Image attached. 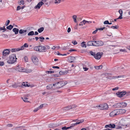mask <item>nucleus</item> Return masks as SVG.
Here are the masks:
<instances>
[{"mask_svg":"<svg viewBox=\"0 0 130 130\" xmlns=\"http://www.w3.org/2000/svg\"><path fill=\"white\" fill-rule=\"evenodd\" d=\"M80 122H76L74 124H72L71 125V126H70V127L71 128H72L74 126L77 125V124H80V123H82L83 122L84 120H80L79 121Z\"/></svg>","mask_w":130,"mask_h":130,"instance_id":"obj_14","label":"nucleus"},{"mask_svg":"<svg viewBox=\"0 0 130 130\" xmlns=\"http://www.w3.org/2000/svg\"><path fill=\"white\" fill-rule=\"evenodd\" d=\"M20 83H15L12 85V87L14 88H17L18 87H21Z\"/></svg>","mask_w":130,"mask_h":130,"instance_id":"obj_13","label":"nucleus"},{"mask_svg":"<svg viewBox=\"0 0 130 130\" xmlns=\"http://www.w3.org/2000/svg\"><path fill=\"white\" fill-rule=\"evenodd\" d=\"M20 85H21V87H22L23 86H24L25 87L29 86L27 84L25 83L24 82H23L22 83H20Z\"/></svg>","mask_w":130,"mask_h":130,"instance_id":"obj_30","label":"nucleus"},{"mask_svg":"<svg viewBox=\"0 0 130 130\" xmlns=\"http://www.w3.org/2000/svg\"><path fill=\"white\" fill-rule=\"evenodd\" d=\"M24 72L28 73L31 72L32 71V70L29 69H24L23 70Z\"/></svg>","mask_w":130,"mask_h":130,"instance_id":"obj_21","label":"nucleus"},{"mask_svg":"<svg viewBox=\"0 0 130 130\" xmlns=\"http://www.w3.org/2000/svg\"><path fill=\"white\" fill-rule=\"evenodd\" d=\"M21 9V7L20 6H17V10L18 11Z\"/></svg>","mask_w":130,"mask_h":130,"instance_id":"obj_59","label":"nucleus"},{"mask_svg":"<svg viewBox=\"0 0 130 130\" xmlns=\"http://www.w3.org/2000/svg\"><path fill=\"white\" fill-rule=\"evenodd\" d=\"M102 105V110H106L108 108V106L106 103H104Z\"/></svg>","mask_w":130,"mask_h":130,"instance_id":"obj_15","label":"nucleus"},{"mask_svg":"<svg viewBox=\"0 0 130 130\" xmlns=\"http://www.w3.org/2000/svg\"><path fill=\"white\" fill-rule=\"evenodd\" d=\"M59 79L58 78H56L55 79V80L57 81V82L53 84L54 89L59 88L67 84L66 82H65L63 81L59 82Z\"/></svg>","mask_w":130,"mask_h":130,"instance_id":"obj_1","label":"nucleus"},{"mask_svg":"<svg viewBox=\"0 0 130 130\" xmlns=\"http://www.w3.org/2000/svg\"><path fill=\"white\" fill-rule=\"evenodd\" d=\"M122 15H120L119 16V17L117 19H121L122 18Z\"/></svg>","mask_w":130,"mask_h":130,"instance_id":"obj_64","label":"nucleus"},{"mask_svg":"<svg viewBox=\"0 0 130 130\" xmlns=\"http://www.w3.org/2000/svg\"><path fill=\"white\" fill-rule=\"evenodd\" d=\"M40 109L38 107L36 108L34 110V112H37L38 110Z\"/></svg>","mask_w":130,"mask_h":130,"instance_id":"obj_62","label":"nucleus"},{"mask_svg":"<svg viewBox=\"0 0 130 130\" xmlns=\"http://www.w3.org/2000/svg\"><path fill=\"white\" fill-rule=\"evenodd\" d=\"M68 70L65 71H60L59 72V73L60 75H63L67 74L68 72Z\"/></svg>","mask_w":130,"mask_h":130,"instance_id":"obj_17","label":"nucleus"},{"mask_svg":"<svg viewBox=\"0 0 130 130\" xmlns=\"http://www.w3.org/2000/svg\"><path fill=\"white\" fill-rule=\"evenodd\" d=\"M84 25H85L86 23H87L88 24H90L92 22L91 21H88L85 20H84L82 21Z\"/></svg>","mask_w":130,"mask_h":130,"instance_id":"obj_27","label":"nucleus"},{"mask_svg":"<svg viewBox=\"0 0 130 130\" xmlns=\"http://www.w3.org/2000/svg\"><path fill=\"white\" fill-rule=\"evenodd\" d=\"M21 98L25 102H29V101L28 100V98L26 97L25 96H24L23 98L22 97Z\"/></svg>","mask_w":130,"mask_h":130,"instance_id":"obj_25","label":"nucleus"},{"mask_svg":"<svg viewBox=\"0 0 130 130\" xmlns=\"http://www.w3.org/2000/svg\"><path fill=\"white\" fill-rule=\"evenodd\" d=\"M90 53L91 55L93 56L94 57V55H95V53H94L92 51H90Z\"/></svg>","mask_w":130,"mask_h":130,"instance_id":"obj_46","label":"nucleus"},{"mask_svg":"<svg viewBox=\"0 0 130 130\" xmlns=\"http://www.w3.org/2000/svg\"><path fill=\"white\" fill-rule=\"evenodd\" d=\"M94 107L97 108L98 109L102 110V105H100L96 106Z\"/></svg>","mask_w":130,"mask_h":130,"instance_id":"obj_39","label":"nucleus"},{"mask_svg":"<svg viewBox=\"0 0 130 130\" xmlns=\"http://www.w3.org/2000/svg\"><path fill=\"white\" fill-rule=\"evenodd\" d=\"M111 74L110 73H106L105 74V75L106 76H110L111 75Z\"/></svg>","mask_w":130,"mask_h":130,"instance_id":"obj_55","label":"nucleus"},{"mask_svg":"<svg viewBox=\"0 0 130 130\" xmlns=\"http://www.w3.org/2000/svg\"><path fill=\"white\" fill-rule=\"evenodd\" d=\"M24 69L23 68L21 67H17L16 68V70L17 71L20 72H24L23 70Z\"/></svg>","mask_w":130,"mask_h":130,"instance_id":"obj_18","label":"nucleus"},{"mask_svg":"<svg viewBox=\"0 0 130 130\" xmlns=\"http://www.w3.org/2000/svg\"><path fill=\"white\" fill-rule=\"evenodd\" d=\"M24 59L25 61L27 62L28 61V58L27 57H25L24 58Z\"/></svg>","mask_w":130,"mask_h":130,"instance_id":"obj_58","label":"nucleus"},{"mask_svg":"<svg viewBox=\"0 0 130 130\" xmlns=\"http://www.w3.org/2000/svg\"><path fill=\"white\" fill-rule=\"evenodd\" d=\"M24 47L23 46V45L22 46H21L20 48H18L19 49V51L20 50H23L24 48Z\"/></svg>","mask_w":130,"mask_h":130,"instance_id":"obj_56","label":"nucleus"},{"mask_svg":"<svg viewBox=\"0 0 130 130\" xmlns=\"http://www.w3.org/2000/svg\"><path fill=\"white\" fill-rule=\"evenodd\" d=\"M31 59L33 63L35 65H37L38 64V60L37 57L33 56L31 57Z\"/></svg>","mask_w":130,"mask_h":130,"instance_id":"obj_6","label":"nucleus"},{"mask_svg":"<svg viewBox=\"0 0 130 130\" xmlns=\"http://www.w3.org/2000/svg\"><path fill=\"white\" fill-rule=\"evenodd\" d=\"M72 43H73L74 45H76L77 44V41H72Z\"/></svg>","mask_w":130,"mask_h":130,"instance_id":"obj_52","label":"nucleus"},{"mask_svg":"<svg viewBox=\"0 0 130 130\" xmlns=\"http://www.w3.org/2000/svg\"><path fill=\"white\" fill-rule=\"evenodd\" d=\"M23 46L24 47H27L28 46V44L27 43H25L24 44Z\"/></svg>","mask_w":130,"mask_h":130,"instance_id":"obj_57","label":"nucleus"},{"mask_svg":"<svg viewBox=\"0 0 130 130\" xmlns=\"http://www.w3.org/2000/svg\"><path fill=\"white\" fill-rule=\"evenodd\" d=\"M34 34V32L33 31H31L29 32L28 34V36H32Z\"/></svg>","mask_w":130,"mask_h":130,"instance_id":"obj_40","label":"nucleus"},{"mask_svg":"<svg viewBox=\"0 0 130 130\" xmlns=\"http://www.w3.org/2000/svg\"><path fill=\"white\" fill-rule=\"evenodd\" d=\"M119 89V88L118 87H116L115 88H113L112 89V90H118Z\"/></svg>","mask_w":130,"mask_h":130,"instance_id":"obj_61","label":"nucleus"},{"mask_svg":"<svg viewBox=\"0 0 130 130\" xmlns=\"http://www.w3.org/2000/svg\"><path fill=\"white\" fill-rule=\"evenodd\" d=\"M40 46L35 47L34 48V50L40 52Z\"/></svg>","mask_w":130,"mask_h":130,"instance_id":"obj_28","label":"nucleus"},{"mask_svg":"<svg viewBox=\"0 0 130 130\" xmlns=\"http://www.w3.org/2000/svg\"><path fill=\"white\" fill-rule=\"evenodd\" d=\"M103 54V53L102 52L98 53L96 54H95L94 57L96 59H100Z\"/></svg>","mask_w":130,"mask_h":130,"instance_id":"obj_4","label":"nucleus"},{"mask_svg":"<svg viewBox=\"0 0 130 130\" xmlns=\"http://www.w3.org/2000/svg\"><path fill=\"white\" fill-rule=\"evenodd\" d=\"M43 104H41L39 107H38L40 109L42 108L43 107Z\"/></svg>","mask_w":130,"mask_h":130,"instance_id":"obj_60","label":"nucleus"},{"mask_svg":"<svg viewBox=\"0 0 130 130\" xmlns=\"http://www.w3.org/2000/svg\"><path fill=\"white\" fill-rule=\"evenodd\" d=\"M120 51L121 52H126L127 51L125 49H121L120 50Z\"/></svg>","mask_w":130,"mask_h":130,"instance_id":"obj_51","label":"nucleus"},{"mask_svg":"<svg viewBox=\"0 0 130 130\" xmlns=\"http://www.w3.org/2000/svg\"><path fill=\"white\" fill-rule=\"evenodd\" d=\"M75 60V58L73 56L70 57L68 58V60L71 62H73L74 60Z\"/></svg>","mask_w":130,"mask_h":130,"instance_id":"obj_20","label":"nucleus"},{"mask_svg":"<svg viewBox=\"0 0 130 130\" xmlns=\"http://www.w3.org/2000/svg\"><path fill=\"white\" fill-rule=\"evenodd\" d=\"M90 66L89 63L88 62H85L83 65V67L89 68Z\"/></svg>","mask_w":130,"mask_h":130,"instance_id":"obj_26","label":"nucleus"},{"mask_svg":"<svg viewBox=\"0 0 130 130\" xmlns=\"http://www.w3.org/2000/svg\"><path fill=\"white\" fill-rule=\"evenodd\" d=\"M72 18L74 20V22L75 23L76 22V19L77 18L76 15H74L72 16Z\"/></svg>","mask_w":130,"mask_h":130,"instance_id":"obj_32","label":"nucleus"},{"mask_svg":"<svg viewBox=\"0 0 130 130\" xmlns=\"http://www.w3.org/2000/svg\"><path fill=\"white\" fill-rule=\"evenodd\" d=\"M13 26L11 25H10L9 26L6 27V28L7 29L11 30V29L13 28Z\"/></svg>","mask_w":130,"mask_h":130,"instance_id":"obj_38","label":"nucleus"},{"mask_svg":"<svg viewBox=\"0 0 130 130\" xmlns=\"http://www.w3.org/2000/svg\"><path fill=\"white\" fill-rule=\"evenodd\" d=\"M19 51V49L18 48H12L11 49V51L12 52H14Z\"/></svg>","mask_w":130,"mask_h":130,"instance_id":"obj_37","label":"nucleus"},{"mask_svg":"<svg viewBox=\"0 0 130 130\" xmlns=\"http://www.w3.org/2000/svg\"><path fill=\"white\" fill-rule=\"evenodd\" d=\"M50 0H41V1L39 2L35 7L36 9L37 8L39 9L44 4L45 5H47L49 2Z\"/></svg>","mask_w":130,"mask_h":130,"instance_id":"obj_3","label":"nucleus"},{"mask_svg":"<svg viewBox=\"0 0 130 130\" xmlns=\"http://www.w3.org/2000/svg\"><path fill=\"white\" fill-rule=\"evenodd\" d=\"M40 52H45V51H44V46L40 45Z\"/></svg>","mask_w":130,"mask_h":130,"instance_id":"obj_23","label":"nucleus"},{"mask_svg":"<svg viewBox=\"0 0 130 130\" xmlns=\"http://www.w3.org/2000/svg\"><path fill=\"white\" fill-rule=\"evenodd\" d=\"M96 43H97V46H101L103 45L104 43L103 42L101 41H96Z\"/></svg>","mask_w":130,"mask_h":130,"instance_id":"obj_19","label":"nucleus"},{"mask_svg":"<svg viewBox=\"0 0 130 130\" xmlns=\"http://www.w3.org/2000/svg\"><path fill=\"white\" fill-rule=\"evenodd\" d=\"M119 12L120 15H122L123 11L121 9H120L119 11Z\"/></svg>","mask_w":130,"mask_h":130,"instance_id":"obj_48","label":"nucleus"},{"mask_svg":"<svg viewBox=\"0 0 130 130\" xmlns=\"http://www.w3.org/2000/svg\"><path fill=\"white\" fill-rule=\"evenodd\" d=\"M10 53L9 50V49H6L4 50L2 52V54L4 56L9 54Z\"/></svg>","mask_w":130,"mask_h":130,"instance_id":"obj_10","label":"nucleus"},{"mask_svg":"<svg viewBox=\"0 0 130 130\" xmlns=\"http://www.w3.org/2000/svg\"><path fill=\"white\" fill-rule=\"evenodd\" d=\"M24 1L23 0H21L19 2V5H23L24 4Z\"/></svg>","mask_w":130,"mask_h":130,"instance_id":"obj_43","label":"nucleus"},{"mask_svg":"<svg viewBox=\"0 0 130 130\" xmlns=\"http://www.w3.org/2000/svg\"><path fill=\"white\" fill-rule=\"evenodd\" d=\"M44 30V28L43 27H41L38 29V31L39 33H41Z\"/></svg>","mask_w":130,"mask_h":130,"instance_id":"obj_35","label":"nucleus"},{"mask_svg":"<svg viewBox=\"0 0 130 130\" xmlns=\"http://www.w3.org/2000/svg\"><path fill=\"white\" fill-rule=\"evenodd\" d=\"M122 105L121 107H124L127 105V103L126 102H121L117 103L116 105Z\"/></svg>","mask_w":130,"mask_h":130,"instance_id":"obj_16","label":"nucleus"},{"mask_svg":"<svg viewBox=\"0 0 130 130\" xmlns=\"http://www.w3.org/2000/svg\"><path fill=\"white\" fill-rule=\"evenodd\" d=\"M4 64V63L3 61H0V66H3Z\"/></svg>","mask_w":130,"mask_h":130,"instance_id":"obj_53","label":"nucleus"},{"mask_svg":"<svg viewBox=\"0 0 130 130\" xmlns=\"http://www.w3.org/2000/svg\"><path fill=\"white\" fill-rule=\"evenodd\" d=\"M17 59L15 55L12 54L9 56V59L7 60V62L9 64H12L16 62Z\"/></svg>","mask_w":130,"mask_h":130,"instance_id":"obj_2","label":"nucleus"},{"mask_svg":"<svg viewBox=\"0 0 130 130\" xmlns=\"http://www.w3.org/2000/svg\"><path fill=\"white\" fill-rule=\"evenodd\" d=\"M117 104H115V106H117V108H120L121 107V105H116Z\"/></svg>","mask_w":130,"mask_h":130,"instance_id":"obj_50","label":"nucleus"},{"mask_svg":"<svg viewBox=\"0 0 130 130\" xmlns=\"http://www.w3.org/2000/svg\"><path fill=\"white\" fill-rule=\"evenodd\" d=\"M83 69L84 70V71H87L89 69L88 68L85 67H83Z\"/></svg>","mask_w":130,"mask_h":130,"instance_id":"obj_49","label":"nucleus"},{"mask_svg":"<svg viewBox=\"0 0 130 130\" xmlns=\"http://www.w3.org/2000/svg\"><path fill=\"white\" fill-rule=\"evenodd\" d=\"M93 41H90L88 42L87 43V45L89 46H93Z\"/></svg>","mask_w":130,"mask_h":130,"instance_id":"obj_29","label":"nucleus"},{"mask_svg":"<svg viewBox=\"0 0 130 130\" xmlns=\"http://www.w3.org/2000/svg\"><path fill=\"white\" fill-rule=\"evenodd\" d=\"M103 67L102 65H100L99 66H95L94 68L97 70L100 69L102 68Z\"/></svg>","mask_w":130,"mask_h":130,"instance_id":"obj_33","label":"nucleus"},{"mask_svg":"<svg viewBox=\"0 0 130 130\" xmlns=\"http://www.w3.org/2000/svg\"><path fill=\"white\" fill-rule=\"evenodd\" d=\"M117 110L119 115L124 113L126 112V110L124 109H118Z\"/></svg>","mask_w":130,"mask_h":130,"instance_id":"obj_12","label":"nucleus"},{"mask_svg":"<svg viewBox=\"0 0 130 130\" xmlns=\"http://www.w3.org/2000/svg\"><path fill=\"white\" fill-rule=\"evenodd\" d=\"M124 75H120L118 76H114L113 77H110L107 78L108 79H115L117 78H121L120 79H121L122 78H123L124 77Z\"/></svg>","mask_w":130,"mask_h":130,"instance_id":"obj_11","label":"nucleus"},{"mask_svg":"<svg viewBox=\"0 0 130 130\" xmlns=\"http://www.w3.org/2000/svg\"><path fill=\"white\" fill-rule=\"evenodd\" d=\"M10 22V21L9 20H8L6 22V23L5 24V25L6 26H8L9 24V23Z\"/></svg>","mask_w":130,"mask_h":130,"instance_id":"obj_47","label":"nucleus"},{"mask_svg":"<svg viewBox=\"0 0 130 130\" xmlns=\"http://www.w3.org/2000/svg\"><path fill=\"white\" fill-rule=\"evenodd\" d=\"M98 30V28L96 29V30H95L94 31H93V32L92 34H95L97 32Z\"/></svg>","mask_w":130,"mask_h":130,"instance_id":"obj_63","label":"nucleus"},{"mask_svg":"<svg viewBox=\"0 0 130 130\" xmlns=\"http://www.w3.org/2000/svg\"><path fill=\"white\" fill-rule=\"evenodd\" d=\"M81 46L82 47L86 48V42H82L81 43Z\"/></svg>","mask_w":130,"mask_h":130,"instance_id":"obj_31","label":"nucleus"},{"mask_svg":"<svg viewBox=\"0 0 130 130\" xmlns=\"http://www.w3.org/2000/svg\"><path fill=\"white\" fill-rule=\"evenodd\" d=\"M26 31L27 30H26L21 29L19 30V33L21 34V36H24L26 34Z\"/></svg>","mask_w":130,"mask_h":130,"instance_id":"obj_9","label":"nucleus"},{"mask_svg":"<svg viewBox=\"0 0 130 130\" xmlns=\"http://www.w3.org/2000/svg\"><path fill=\"white\" fill-rule=\"evenodd\" d=\"M50 48V47L48 45L44 46V51L46 50H48Z\"/></svg>","mask_w":130,"mask_h":130,"instance_id":"obj_36","label":"nucleus"},{"mask_svg":"<svg viewBox=\"0 0 130 130\" xmlns=\"http://www.w3.org/2000/svg\"><path fill=\"white\" fill-rule=\"evenodd\" d=\"M126 93V92H118L116 93L117 95L119 97L121 98Z\"/></svg>","mask_w":130,"mask_h":130,"instance_id":"obj_8","label":"nucleus"},{"mask_svg":"<svg viewBox=\"0 0 130 130\" xmlns=\"http://www.w3.org/2000/svg\"><path fill=\"white\" fill-rule=\"evenodd\" d=\"M117 129H119L121 128H122L120 126L115 125V127Z\"/></svg>","mask_w":130,"mask_h":130,"instance_id":"obj_45","label":"nucleus"},{"mask_svg":"<svg viewBox=\"0 0 130 130\" xmlns=\"http://www.w3.org/2000/svg\"><path fill=\"white\" fill-rule=\"evenodd\" d=\"M119 27L117 26V25L115 26H112L111 28L112 29H118Z\"/></svg>","mask_w":130,"mask_h":130,"instance_id":"obj_41","label":"nucleus"},{"mask_svg":"<svg viewBox=\"0 0 130 130\" xmlns=\"http://www.w3.org/2000/svg\"><path fill=\"white\" fill-rule=\"evenodd\" d=\"M76 107V106L75 105H69L65 107H64L63 108V109L65 110H68L72 109L73 108H74Z\"/></svg>","mask_w":130,"mask_h":130,"instance_id":"obj_7","label":"nucleus"},{"mask_svg":"<svg viewBox=\"0 0 130 130\" xmlns=\"http://www.w3.org/2000/svg\"><path fill=\"white\" fill-rule=\"evenodd\" d=\"M54 88L53 84L52 85V84H50L46 87V88L47 89H54Z\"/></svg>","mask_w":130,"mask_h":130,"instance_id":"obj_22","label":"nucleus"},{"mask_svg":"<svg viewBox=\"0 0 130 130\" xmlns=\"http://www.w3.org/2000/svg\"><path fill=\"white\" fill-rule=\"evenodd\" d=\"M109 22L108 21H106L104 22V24H108Z\"/></svg>","mask_w":130,"mask_h":130,"instance_id":"obj_54","label":"nucleus"},{"mask_svg":"<svg viewBox=\"0 0 130 130\" xmlns=\"http://www.w3.org/2000/svg\"><path fill=\"white\" fill-rule=\"evenodd\" d=\"M14 32L15 34H17L19 32V30L18 29L16 28H14L12 30Z\"/></svg>","mask_w":130,"mask_h":130,"instance_id":"obj_24","label":"nucleus"},{"mask_svg":"<svg viewBox=\"0 0 130 130\" xmlns=\"http://www.w3.org/2000/svg\"><path fill=\"white\" fill-rule=\"evenodd\" d=\"M117 109L114 110L111 112L109 114L110 116L111 117L115 116L117 115H118Z\"/></svg>","mask_w":130,"mask_h":130,"instance_id":"obj_5","label":"nucleus"},{"mask_svg":"<svg viewBox=\"0 0 130 130\" xmlns=\"http://www.w3.org/2000/svg\"><path fill=\"white\" fill-rule=\"evenodd\" d=\"M61 1V0H55V3L56 4H58L60 3Z\"/></svg>","mask_w":130,"mask_h":130,"instance_id":"obj_44","label":"nucleus"},{"mask_svg":"<svg viewBox=\"0 0 130 130\" xmlns=\"http://www.w3.org/2000/svg\"><path fill=\"white\" fill-rule=\"evenodd\" d=\"M96 41H93V46H97V45H96L97 44V43H96Z\"/></svg>","mask_w":130,"mask_h":130,"instance_id":"obj_42","label":"nucleus"},{"mask_svg":"<svg viewBox=\"0 0 130 130\" xmlns=\"http://www.w3.org/2000/svg\"><path fill=\"white\" fill-rule=\"evenodd\" d=\"M115 125L113 124H109V127L111 128H115Z\"/></svg>","mask_w":130,"mask_h":130,"instance_id":"obj_34","label":"nucleus"}]
</instances>
